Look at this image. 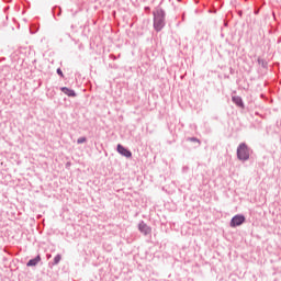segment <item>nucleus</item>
Wrapping results in <instances>:
<instances>
[{
	"instance_id": "obj_1",
	"label": "nucleus",
	"mask_w": 281,
	"mask_h": 281,
	"mask_svg": "<svg viewBox=\"0 0 281 281\" xmlns=\"http://www.w3.org/2000/svg\"><path fill=\"white\" fill-rule=\"evenodd\" d=\"M154 30L156 32H161L166 27V11L164 9L157 8L154 12Z\"/></svg>"
},
{
	"instance_id": "obj_2",
	"label": "nucleus",
	"mask_w": 281,
	"mask_h": 281,
	"mask_svg": "<svg viewBox=\"0 0 281 281\" xmlns=\"http://www.w3.org/2000/svg\"><path fill=\"white\" fill-rule=\"evenodd\" d=\"M237 159L239 161H247L249 159V147H247V144L241 143L237 147Z\"/></svg>"
},
{
	"instance_id": "obj_3",
	"label": "nucleus",
	"mask_w": 281,
	"mask_h": 281,
	"mask_svg": "<svg viewBox=\"0 0 281 281\" xmlns=\"http://www.w3.org/2000/svg\"><path fill=\"white\" fill-rule=\"evenodd\" d=\"M243 223H245L244 215H235L231 221V227H239Z\"/></svg>"
},
{
	"instance_id": "obj_4",
	"label": "nucleus",
	"mask_w": 281,
	"mask_h": 281,
	"mask_svg": "<svg viewBox=\"0 0 281 281\" xmlns=\"http://www.w3.org/2000/svg\"><path fill=\"white\" fill-rule=\"evenodd\" d=\"M116 150L120 155L126 157L127 159H131V157H133V153H131V150L120 144L117 145Z\"/></svg>"
},
{
	"instance_id": "obj_5",
	"label": "nucleus",
	"mask_w": 281,
	"mask_h": 281,
	"mask_svg": "<svg viewBox=\"0 0 281 281\" xmlns=\"http://www.w3.org/2000/svg\"><path fill=\"white\" fill-rule=\"evenodd\" d=\"M138 229L145 236H148V234H150V227H148V225H146V223H144V222L139 223Z\"/></svg>"
},
{
	"instance_id": "obj_6",
	"label": "nucleus",
	"mask_w": 281,
	"mask_h": 281,
	"mask_svg": "<svg viewBox=\"0 0 281 281\" xmlns=\"http://www.w3.org/2000/svg\"><path fill=\"white\" fill-rule=\"evenodd\" d=\"M60 91L66 95H68V98H76V91H74L72 89H69L67 87H61Z\"/></svg>"
},
{
	"instance_id": "obj_7",
	"label": "nucleus",
	"mask_w": 281,
	"mask_h": 281,
	"mask_svg": "<svg viewBox=\"0 0 281 281\" xmlns=\"http://www.w3.org/2000/svg\"><path fill=\"white\" fill-rule=\"evenodd\" d=\"M232 101L234 102V104H236L237 106H240V109H245V103H243V98L235 95L232 97Z\"/></svg>"
},
{
	"instance_id": "obj_8",
	"label": "nucleus",
	"mask_w": 281,
	"mask_h": 281,
	"mask_svg": "<svg viewBox=\"0 0 281 281\" xmlns=\"http://www.w3.org/2000/svg\"><path fill=\"white\" fill-rule=\"evenodd\" d=\"M41 262V256L35 257L34 259L29 260L26 267H36Z\"/></svg>"
},
{
	"instance_id": "obj_9",
	"label": "nucleus",
	"mask_w": 281,
	"mask_h": 281,
	"mask_svg": "<svg viewBox=\"0 0 281 281\" xmlns=\"http://www.w3.org/2000/svg\"><path fill=\"white\" fill-rule=\"evenodd\" d=\"M61 259H63V257H61L60 255H57V256L54 258L53 265H58Z\"/></svg>"
},
{
	"instance_id": "obj_10",
	"label": "nucleus",
	"mask_w": 281,
	"mask_h": 281,
	"mask_svg": "<svg viewBox=\"0 0 281 281\" xmlns=\"http://www.w3.org/2000/svg\"><path fill=\"white\" fill-rule=\"evenodd\" d=\"M85 142H87V137H79L77 139V144H85Z\"/></svg>"
},
{
	"instance_id": "obj_11",
	"label": "nucleus",
	"mask_w": 281,
	"mask_h": 281,
	"mask_svg": "<svg viewBox=\"0 0 281 281\" xmlns=\"http://www.w3.org/2000/svg\"><path fill=\"white\" fill-rule=\"evenodd\" d=\"M189 142H198V144H201V140H199L196 137H190Z\"/></svg>"
},
{
	"instance_id": "obj_12",
	"label": "nucleus",
	"mask_w": 281,
	"mask_h": 281,
	"mask_svg": "<svg viewBox=\"0 0 281 281\" xmlns=\"http://www.w3.org/2000/svg\"><path fill=\"white\" fill-rule=\"evenodd\" d=\"M258 63L259 65H262V67L267 66V63H265L261 58H258Z\"/></svg>"
},
{
	"instance_id": "obj_13",
	"label": "nucleus",
	"mask_w": 281,
	"mask_h": 281,
	"mask_svg": "<svg viewBox=\"0 0 281 281\" xmlns=\"http://www.w3.org/2000/svg\"><path fill=\"white\" fill-rule=\"evenodd\" d=\"M58 76H63V70L60 68L57 69Z\"/></svg>"
}]
</instances>
